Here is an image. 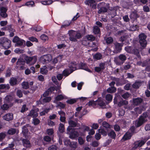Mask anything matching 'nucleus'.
<instances>
[{
  "label": "nucleus",
  "mask_w": 150,
  "mask_h": 150,
  "mask_svg": "<svg viewBox=\"0 0 150 150\" xmlns=\"http://www.w3.org/2000/svg\"><path fill=\"white\" fill-rule=\"evenodd\" d=\"M139 42L141 46L144 48L146 46L147 43L146 40V35L144 33H141L139 35Z\"/></svg>",
  "instance_id": "1a4fd4ad"
},
{
  "label": "nucleus",
  "mask_w": 150,
  "mask_h": 150,
  "mask_svg": "<svg viewBox=\"0 0 150 150\" xmlns=\"http://www.w3.org/2000/svg\"><path fill=\"white\" fill-rule=\"evenodd\" d=\"M3 119L7 121H9L13 120V115L12 113H8L3 117Z\"/></svg>",
  "instance_id": "a211bd4d"
},
{
  "label": "nucleus",
  "mask_w": 150,
  "mask_h": 150,
  "mask_svg": "<svg viewBox=\"0 0 150 150\" xmlns=\"http://www.w3.org/2000/svg\"><path fill=\"white\" fill-rule=\"evenodd\" d=\"M79 69L85 70L90 73L92 72L91 70L87 66L86 63H83L82 62H80L78 64Z\"/></svg>",
  "instance_id": "f8f14e48"
},
{
  "label": "nucleus",
  "mask_w": 150,
  "mask_h": 150,
  "mask_svg": "<svg viewBox=\"0 0 150 150\" xmlns=\"http://www.w3.org/2000/svg\"><path fill=\"white\" fill-rule=\"evenodd\" d=\"M25 42V41L24 40L20 39L18 42L16 44V45L17 46H20L22 45L23 43Z\"/></svg>",
  "instance_id": "13d9d810"
},
{
  "label": "nucleus",
  "mask_w": 150,
  "mask_h": 150,
  "mask_svg": "<svg viewBox=\"0 0 150 150\" xmlns=\"http://www.w3.org/2000/svg\"><path fill=\"white\" fill-rule=\"evenodd\" d=\"M148 0H134V3L138 5H140L141 4H146Z\"/></svg>",
  "instance_id": "b1692460"
},
{
  "label": "nucleus",
  "mask_w": 150,
  "mask_h": 150,
  "mask_svg": "<svg viewBox=\"0 0 150 150\" xmlns=\"http://www.w3.org/2000/svg\"><path fill=\"white\" fill-rule=\"evenodd\" d=\"M77 143L76 142H71L69 146L72 149H75L77 147Z\"/></svg>",
  "instance_id": "bf43d9fd"
},
{
  "label": "nucleus",
  "mask_w": 150,
  "mask_h": 150,
  "mask_svg": "<svg viewBox=\"0 0 150 150\" xmlns=\"http://www.w3.org/2000/svg\"><path fill=\"white\" fill-rule=\"evenodd\" d=\"M53 2V1L51 0L47 1H41L40 3L43 5H49L51 4Z\"/></svg>",
  "instance_id": "2f4dec72"
},
{
  "label": "nucleus",
  "mask_w": 150,
  "mask_h": 150,
  "mask_svg": "<svg viewBox=\"0 0 150 150\" xmlns=\"http://www.w3.org/2000/svg\"><path fill=\"white\" fill-rule=\"evenodd\" d=\"M84 3L86 5L90 6L92 8L96 9V8L97 4L95 0H86Z\"/></svg>",
  "instance_id": "ddd939ff"
},
{
  "label": "nucleus",
  "mask_w": 150,
  "mask_h": 150,
  "mask_svg": "<svg viewBox=\"0 0 150 150\" xmlns=\"http://www.w3.org/2000/svg\"><path fill=\"white\" fill-rule=\"evenodd\" d=\"M40 72L42 74H46L47 72L48 71L46 69V66H44L43 67L41 68L40 69Z\"/></svg>",
  "instance_id": "79ce46f5"
},
{
  "label": "nucleus",
  "mask_w": 150,
  "mask_h": 150,
  "mask_svg": "<svg viewBox=\"0 0 150 150\" xmlns=\"http://www.w3.org/2000/svg\"><path fill=\"white\" fill-rule=\"evenodd\" d=\"M105 40L107 45L112 44L113 41V39L111 37L107 38L105 39Z\"/></svg>",
  "instance_id": "e433bc0d"
},
{
  "label": "nucleus",
  "mask_w": 150,
  "mask_h": 150,
  "mask_svg": "<svg viewBox=\"0 0 150 150\" xmlns=\"http://www.w3.org/2000/svg\"><path fill=\"white\" fill-rule=\"evenodd\" d=\"M126 59L127 57L125 55L121 54L118 57L115 58L114 61L117 65H121L124 62Z\"/></svg>",
  "instance_id": "423d86ee"
},
{
  "label": "nucleus",
  "mask_w": 150,
  "mask_h": 150,
  "mask_svg": "<svg viewBox=\"0 0 150 150\" xmlns=\"http://www.w3.org/2000/svg\"><path fill=\"white\" fill-rule=\"evenodd\" d=\"M62 74L65 77L68 76L70 74L69 69H65L63 71Z\"/></svg>",
  "instance_id": "49530a36"
},
{
  "label": "nucleus",
  "mask_w": 150,
  "mask_h": 150,
  "mask_svg": "<svg viewBox=\"0 0 150 150\" xmlns=\"http://www.w3.org/2000/svg\"><path fill=\"white\" fill-rule=\"evenodd\" d=\"M68 34L69 36V40L73 42H77V39H80L82 37V35L80 33L72 30H69Z\"/></svg>",
  "instance_id": "f257e3e1"
},
{
  "label": "nucleus",
  "mask_w": 150,
  "mask_h": 150,
  "mask_svg": "<svg viewBox=\"0 0 150 150\" xmlns=\"http://www.w3.org/2000/svg\"><path fill=\"white\" fill-rule=\"evenodd\" d=\"M52 59V56L50 54H47L42 56L39 59L40 62L45 64L48 63Z\"/></svg>",
  "instance_id": "39448f33"
},
{
  "label": "nucleus",
  "mask_w": 150,
  "mask_h": 150,
  "mask_svg": "<svg viewBox=\"0 0 150 150\" xmlns=\"http://www.w3.org/2000/svg\"><path fill=\"white\" fill-rule=\"evenodd\" d=\"M10 107H9V105L6 103H4L1 106V109L4 110H8Z\"/></svg>",
  "instance_id": "c03bdc74"
},
{
  "label": "nucleus",
  "mask_w": 150,
  "mask_h": 150,
  "mask_svg": "<svg viewBox=\"0 0 150 150\" xmlns=\"http://www.w3.org/2000/svg\"><path fill=\"white\" fill-rule=\"evenodd\" d=\"M93 33L95 34H98L100 32V29L97 26H95L93 27Z\"/></svg>",
  "instance_id": "c756f323"
},
{
  "label": "nucleus",
  "mask_w": 150,
  "mask_h": 150,
  "mask_svg": "<svg viewBox=\"0 0 150 150\" xmlns=\"http://www.w3.org/2000/svg\"><path fill=\"white\" fill-rule=\"evenodd\" d=\"M45 98L43 99V101L45 103H48L50 102L52 99V98L50 97H45Z\"/></svg>",
  "instance_id": "052dcab7"
},
{
  "label": "nucleus",
  "mask_w": 150,
  "mask_h": 150,
  "mask_svg": "<svg viewBox=\"0 0 150 150\" xmlns=\"http://www.w3.org/2000/svg\"><path fill=\"white\" fill-rule=\"evenodd\" d=\"M141 83L139 81H136L132 84V87L134 88H138L140 86Z\"/></svg>",
  "instance_id": "a19ab883"
},
{
  "label": "nucleus",
  "mask_w": 150,
  "mask_h": 150,
  "mask_svg": "<svg viewBox=\"0 0 150 150\" xmlns=\"http://www.w3.org/2000/svg\"><path fill=\"white\" fill-rule=\"evenodd\" d=\"M133 103L134 105H138L140 104L143 101L142 98H140L138 97L133 99Z\"/></svg>",
  "instance_id": "6ab92c4d"
},
{
  "label": "nucleus",
  "mask_w": 150,
  "mask_h": 150,
  "mask_svg": "<svg viewBox=\"0 0 150 150\" xmlns=\"http://www.w3.org/2000/svg\"><path fill=\"white\" fill-rule=\"evenodd\" d=\"M40 37L41 40L45 41L48 40V36L45 34H42Z\"/></svg>",
  "instance_id": "69168bd1"
},
{
  "label": "nucleus",
  "mask_w": 150,
  "mask_h": 150,
  "mask_svg": "<svg viewBox=\"0 0 150 150\" xmlns=\"http://www.w3.org/2000/svg\"><path fill=\"white\" fill-rule=\"evenodd\" d=\"M16 132V130L15 129L11 128L7 131V133L9 135H13Z\"/></svg>",
  "instance_id": "72a5a7b5"
},
{
  "label": "nucleus",
  "mask_w": 150,
  "mask_h": 150,
  "mask_svg": "<svg viewBox=\"0 0 150 150\" xmlns=\"http://www.w3.org/2000/svg\"><path fill=\"white\" fill-rule=\"evenodd\" d=\"M67 130L71 139H74L77 138L79 135L78 132L75 131L74 129H72L71 127H68Z\"/></svg>",
  "instance_id": "0eeeda50"
},
{
  "label": "nucleus",
  "mask_w": 150,
  "mask_h": 150,
  "mask_svg": "<svg viewBox=\"0 0 150 150\" xmlns=\"http://www.w3.org/2000/svg\"><path fill=\"white\" fill-rule=\"evenodd\" d=\"M79 99L78 98L71 99L67 100L66 102L68 104H72L76 102L77 100Z\"/></svg>",
  "instance_id": "f704fd0d"
},
{
  "label": "nucleus",
  "mask_w": 150,
  "mask_h": 150,
  "mask_svg": "<svg viewBox=\"0 0 150 150\" xmlns=\"http://www.w3.org/2000/svg\"><path fill=\"white\" fill-rule=\"evenodd\" d=\"M17 96L19 98H21L23 96V91L21 90H18L16 92Z\"/></svg>",
  "instance_id": "8fccbe9b"
},
{
  "label": "nucleus",
  "mask_w": 150,
  "mask_h": 150,
  "mask_svg": "<svg viewBox=\"0 0 150 150\" xmlns=\"http://www.w3.org/2000/svg\"><path fill=\"white\" fill-rule=\"evenodd\" d=\"M150 138V137H145L143 140L141 141L139 140L137 141L138 142V144L139 146V147H140L144 145L146 141Z\"/></svg>",
  "instance_id": "4be33fe9"
},
{
  "label": "nucleus",
  "mask_w": 150,
  "mask_h": 150,
  "mask_svg": "<svg viewBox=\"0 0 150 150\" xmlns=\"http://www.w3.org/2000/svg\"><path fill=\"white\" fill-rule=\"evenodd\" d=\"M25 64V61L22 58H20L18 59L17 61L16 62V65L18 67L22 65L21 67V68H22L23 66Z\"/></svg>",
  "instance_id": "5701e85b"
},
{
  "label": "nucleus",
  "mask_w": 150,
  "mask_h": 150,
  "mask_svg": "<svg viewBox=\"0 0 150 150\" xmlns=\"http://www.w3.org/2000/svg\"><path fill=\"white\" fill-rule=\"evenodd\" d=\"M138 147H139V146L138 144V142L137 141H135L133 144V146L132 148V150H135Z\"/></svg>",
  "instance_id": "680f3d73"
},
{
  "label": "nucleus",
  "mask_w": 150,
  "mask_h": 150,
  "mask_svg": "<svg viewBox=\"0 0 150 150\" xmlns=\"http://www.w3.org/2000/svg\"><path fill=\"white\" fill-rule=\"evenodd\" d=\"M7 9L5 7L2 6L0 8V16L4 18H5L8 16L6 13Z\"/></svg>",
  "instance_id": "2eb2a0df"
},
{
  "label": "nucleus",
  "mask_w": 150,
  "mask_h": 150,
  "mask_svg": "<svg viewBox=\"0 0 150 150\" xmlns=\"http://www.w3.org/2000/svg\"><path fill=\"white\" fill-rule=\"evenodd\" d=\"M138 26L137 25H132L130 27V30L131 31H134L137 30Z\"/></svg>",
  "instance_id": "e2e57ef3"
},
{
  "label": "nucleus",
  "mask_w": 150,
  "mask_h": 150,
  "mask_svg": "<svg viewBox=\"0 0 150 150\" xmlns=\"http://www.w3.org/2000/svg\"><path fill=\"white\" fill-rule=\"evenodd\" d=\"M96 102L97 103V105L100 106L101 108H103V107L106 106L105 103L104 102L103 99L100 97L98 98L97 100H96Z\"/></svg>",
  "instance_id": "dca6fc26"
},
{
  "label": "nucleus",
  "mask_w": 150,
  "mask_h": 150,
  "mask_svg": "<svg viewBox=\"0 0 150 150\" xmlns=\"http://www.w3.org/2000/svg\"><path fill=\"white\" fill-rule=\"evenodd\" d=\"M111 79L116 82V85L117 86H121L122 84L120 82V79L118 78H116L115 77H112Z\"/></svg>",
  "instance_id": "cd10ccee"
},
{
  "label": "nucleus",
  "mask_w": 150,
  "mask_h": 150,
  "mask_svg": "<svg viewBox=\"0 0 150 150\" xmlns=\"http://www.w3.org/2000/svg\"><path fill=\"white\" fill-rule=\"evenodd\" d=\"M98 131L103 136H106L107 135V132L103 129H99Z\"/></svg>",
  "instance_id": "4d7b16f0"
},
{
  "label": "nucleus",
  "mask_w": 150,
  "mask_h": 150,
  "mask_svg": "<svg viewBox=\"0 0 150 150\" xmlns=\"http://www.w3.org/2000/svg\"><path fill=\"white\" fill-rule=\"evenodd\" d=\"M40 121L38 118H33V122L35 125H36L40 123Z\"/></svg>",
  "instance_id": "6e6d98bb"
},
{
  "label": "nucleus",
  "mask_w": 150,
  "mask_h": 150,
  "mask_svg": "<svg viewBox=\"0 0 150 150\" xmlns=\"http://www.w3.org/2000/svg\"><path fill=\"white\" fill-rule=\"evenodd\" d=\"M113 102L114 104H117L118 106L120 107L127 105L128 103V101L123 100L120 96H115L113 99Z\"/></svg>",
  "instance_id": "7ed1b4c3"
},
{
  "label": "nucleus",
  "mask_w": 150,
  "mask_h": 150,
  "mask_svg": "<svg viewBox=\"0 0 150 150\" xmlns=\"http://www.w3.org/2000/svg\"><path fill=\"white\" fill-rule=\"evenodd\" d=\"M102 57V54L100 53H96L93 56V58L97 60H100L101 59Z\"/></svg>",
  "instance_id": "4c0bfd02"
},
{
  "label": "nucleus",
  "mask_w": 150,
  "mask_h": 150,
  "mask_svg": "<svg viewBox=\"0 0 150 150\" xmlns=\"http://www.w3.org/2000/svg\"><path fill=\"white\" fill-rule=\"evenodd\" d=\"M28 130L27 127L24 126L22 128V132L23 135L25 136L26 135L28 134Z\"/></svg>",
  "instance_id": "09e8293b"
},
{
  "label": "nucleus",
  "mask_w": 150,
  "mask_h": 150,
  "mask_svg": "<svg viewBox=\"0 0 150 150\" xmlns=\"http://www.w3.org/2000/svg\"><path fill=\"white\" fill-rule=\"evenodd\" d=\"M147 121V120H144L142 117H139L138 120H137L134 124L135 127L137 128L140 127Z\"/></svg>",
  "instance_id": "4468645a"
},
{
  "label": "nucleus",
  "mask_w": 150,
  "mask_h": 150,
  "mask_svg": "<svg viewBox=\"0 0 150 150\" xmlns=\"http://www.w3.org/2000/svg\"><path fill=\"white\" fill-rule=\"evenodd\" d=\"M12 25H7L6 26V30H8L9 32H15V30L12 28Z\"/></svg>",
  "instance_id": "603ef678"
},
{
  "label": "nucleus",
  "mask_w": 150,
  "mask_h": 150,
  "mask_svg": "<svg viewBox=\"0 0 150 150\" xmlns=\"http://www.w3.org/2000/svg\"><path fill=\"white\" fill-rule=\"evenodd\" d=\"M25 5L27 6L33 7L35 6V3L33 1H27L25 4Z\"/></svg>",
  "instance_id": "ea45409f"
},
{
  "label": "nucleus",
  "mask_w": 150,
  "mask_h": 150,
  "mask_svg": "<svg viewBox=\"0 0 150 150\" xmlns=\"http://www.w3.org/2000/svg\"><path fill=\"white\" fill-rule=\"evenodd\" d=\"M64 99V96L62 94L58 95L55 98V100L57 101H59L62 100Z\"/></svg>",
  "instance_id": "a18cd8bd"
},
{
  "label": "nucleus",
  "mask_w": 150,
  "mask_h": 150,
  "mask_svg": "<svg viewBox=\"0 0 150 150\" xmlns=\"http://www.w3.org/2000/svg\"><path fill=\"white\" fill-rule=\"evenodd\" d=\"M105 99L109 102H111L112 99V95L110 94L106 95L105 96Z\"/></svg>",
  "instance_id": "de8ad7c7"
},
{
  "label": "nucleus",
  "mask_w": 150,
  "mask_h": 150,
  "mask_svg": "<svg viewBox=\"0 0 150 150\" xmlns=\"http://www.w3.org/2000/svg\"><path fill=\"white\" fill-rule=\"evenodd\" d=\"M57 147L56 145H52L49 147L48 150H57Z\"/></svg>",
  "instance_id": "0e129e2a"
},
{
  "label": "nucleus",
  "mask_w": 150,
  "mask_h": 150,
  "mask_svg": "<svg viewBox=\"0 0 150 150\" xmlns=\"http://www.w3.org/2000/svg\"><path fill=\"white\" fill-rule=\"evenodd\" d=\"M11 41L5 37H2L0 39V44L5 49L9 48L11 46Z\"/></svg>",
  "instance_id": "f03ea898"
},
{
  "label": "nucleus",
  "mask_w": 150,
  "mask_h": 150,
  "mask_svg": "<svg viewBox=\"0 0 150 150\" xmlns=\"http://www.w3.org/2000/svg\"><path fill=\"white\" fill-rule=\"evenodd\" d=\"M78 141L79 144L81 145L84 143L85 140L83 139L82 137H79L78 138Z\"/></svg>",
  "instance_id": "774afa93"
},
{
  "label": "nucleus",
  "mask_w": 150,
  "mask_h": 150,
  "mask_svg": "<svg viewBox=\"0 0 150 150\" xmlns=\"http://www.w3.org/2000/svg\"><path fill=\"white\" fill-rule=\"evenodd\" d=\"M133 135V134L129 131L126 132L122 139L123 141H125L130 139Z\"/></svg>",
  "instance_id": "f3484780"
},
{
  "label": "nucleus",
  "mask_w": 150,
  "mask_h": 150,
  "mask_svg": "<svg viewBox=\"0 0 150 150\" xmlns=\"http://www.w3.org/2000/svg\"><path fill=\"white\" fill-rule=\"evenodd\" d=\"M102 125L104 127L106 128H110V125L106 121H104L103 122Z\"/></svg>",
  "instance_id": "338daca9"
},
{
  "label": "nucleus",
  "mask_w": 150,
  "mask_h": 150,
  "mask_svg": "<svg viewBox=\"0 0 150 150\" xmlns=\"http://www.w3.org/2000/svg\"><path fill=\"white\" fill-rule=\"evenodd\" d=\"M23 88L25 89H27L29 88V83L27 81H24L21 83Z\"/></svg>",
  "instance_id": "7c9ffc66"
},
{
  "label": "nucleus",
  "mask_w": 150,
  "mask_h": 150,
  "mask_svg": "<svg viewBox=\"0 0 150 150\" xmlns=\"http://www.w3.org/2000/svg\"><path fill=\"white\" fill-rule=\"evenodd\" d=\"M25 59L27 63L28 64L31 62L32 64H34L37 61V55H35L31 57L26 56L25 57Z\"/></svg>",
  "instance_id": "9b49d317"
},
{
  "label": "nucleus",
  "mask_w": 150,
  "mask_h": 150,
  "mask_svg": "<svg viewBox=\"0 0 150 150\" xmlns=\"http://www.w3.org/2000/svg\"><path fill=\"white\" fill-rule=\"evenodd\" d=\"M125 50L127 52L136 55L138 58L140 57L139 50L134 47L127 46L125 47Z\"/></svg>",
  "instance_id": "20e7f679"
},
{
  "label": "nucleus",
  "mask_w": 150,
  "mask_h": 150,
  "mask_svg": "<svg viewBox=\"0 0 150 150\" xmlns=\"http://www.w3.org/2000/svg\"><path fill=\"white\" fill-rule=\"evenodd\" d=\"M68 123L70 126L68 127H71L72 129H74V127H76L77 125V123L71 120H69Z\"/></svg>",
  "instance_id": "c85d7f7f"
},
{
  "label": "nucleus",
  "mask_w": 150,
  "mask_h": 150,
  "mask_svg": "<svg viewBox=\"0 0 150 150\" xmlns=\"http://www.w3.org/2000/svg\"><path fill=\"white\" fill-rule=\"evenodd\" d=\"M12 25H7L6 26V30H8L9 32H15V30L12 28Z\"/></svg>",
  "instance_id": "3c124183"
},
{
  "label": "nucleus",
  "mask_w": 150,
  "mask_h": 150,
  "mask_svg": "<svg viewBox=\"0 0 150 150\" xmlns=\"http://www.w3.org/2000/svg\"><path fill=\"white\" fill-rule=\"evenodd\" d=\"M14 99L13 96L10 95H7L4 98V103H7L9 107H12L14 104Z\"/></svg>",
  "instance_id": "6e6552de"
},
{
  "label": "nucleus",
  "mask_w": 150,
  "mask_h": 150,
  "mask_svg": "<svg viewBox=\"0 0 150 150\" xmlns=\"http://www.w3.org/2000/svg\"><path fill=\"white\" fill-rule=\"evenodd\" d=\"M12 25H7L6 26V30H8L9 32H15V30L12 28Z\"/></svg>",
  "instance_id": "864d4df0"
},
{
  "label": "nucleus",
  "mask_w": 150,
  "mask_h": 150,
  "mask_svg": "<svg viewBox=\"0 0 150 150\" xmlns=\"http://www.w3.org/2000/svg\"><path fill=\"white\" fill-rule=\"evenodd\" d=\"M9 83L11 86H13L18 84L17 80L15 78L12 77L10 79Z\"/></svg>",
  "instance_id": "a878e982"
},
{
  "label": "nucleus",
  "mask_w": 150,
  "mask_h": 150,
  "mask_svg": "<svg viewBox=\"0 0 150 150\" xmlns=\"http://www.w3.org/2000/svg\"><path fill=\"white\" fill-rule=\"evenodd\" d=\"M139 16L137 13L135 11H133L130 15L129 17L131 19H137L139 17Z\"/></svg>",
  "instance_id": "bb28decb"
},
{
  "label": "nucleus",
  "mask_w": 150,
  "mask_h": 150,
  "mask_svg": "<svg viewBox=\"0 0 150 150\" xmlns=\"http://www.w3.org/2000/svg\"><path fill=\"white\" fill-rule=\"evenodd\" d=\"M23 146L26 148H30L31 145L30 141L27 139H22Z\"/></svg>",
  "instance_id": "aec40b11"
},
{
  "label": "nucleus",
  "mask_w": 150,
  "mask_h": 150,
  "mask_svg": "<svg viewBox=\"0 0 150 150\" xmlns=\"http://www.w3.org/2000/svg\"><path fill=\"white\" fill-rule=\"evenodd\" d=\"M115 51L116 53H119L122 50V45L121 44L117 42L115 44Z\"/></svg>",
  "instance_id": "412c9836"
},
{
  "label": "nucleus",
  "mask_w": 150,
  "mask_h": 150,
  "mask_svg": "<svg viewBox=\"0 0 150 150\" xmlns=\"http://www.w3.org/2000/svg\"><path fill=\"white\" fill-rule=\"evenodd\" d=\"M88 105L90 106H92L94 107L97 105V103L96 102V100L95 101L94 100L90 101L88 103Z\"/></svg>",
  "instance_id": "37998d69"
},
{
  "label": "nucleus",
  "mask_w": 150,
  "mask_h": 150,
  "mask_svg": "<svg viewBox=\"0 0 150 150\" xmlns=\"http://www.w3.org/2000/svg\"><path fill=\"white\" fill-rule=\"evenodd\" d=\"M87 40L90 41H93L95 40V37L93 35H88L86 36Z\"/></svg>",
  "instance_id": "473e14b6"
},
{
  "label": "nucleus",
  "mask_w": 150,
  "mask_h": 150,
  "mask_svg": "<svg viewBox=\"0 0 150 150\" xmlns=\"http://www.w3.org/2000/svg\"><path fill=\"white\" fill-rule=\"evenodd\" d=\"M108 135L110 138L114 139H115L116 134L114 130H111L108 133Z\"/></svg>",
  "instance_id": "393cba45"
},
{
  "label": "nucleus",
  "mask_w": 150,
  "mask_h": 150,
  "mask_svg": "<svg viewBox=\"0 0 150 150\" xmlns=\"http://www.w3.org/2000/svg\"><path fill=\"white\" fill-rule=\"evenodd\" d=\"M116 91V88L114 86H111L110 88H109L107 89L108 92L110 93H114Z\"/></svg>",
  "instance_id": "c9c22d12"
},
{
  "label": "nucleus",
  "mask_w": 150,
  "mask_h": 150,
  "mask_svg": "<svg viewBox=\"0 0 150 150\" xmlns=\"http://www.w3.org/2000/svg\"><path fill=\"white\" fill-rule=\"evenodd\" d=\"M59 129L61 132H64V125L62 123H60L59 127Z\"/></svg>",
  "instance_id": "5fc2aeb1"
},
{
  "label": "nucleus",
  "mask_w": 150,
  "mask_h": 150,
  "mask_svg": "<svg viewBox=\"0 0 150 150\" xmlns=\"http://www.w3.org/2000/svg\"><path fill=\"white\" fill-rule=\"evenodd\" d=\"M118 8L119 7L117 6L114 7L112 8L111 12L113 13V16H112V17H113L114 16L116 15V11Z\"/></svg>",
  "instance_id": "58836bf2"
},
{
  "label": "nucleus",
  "mask_w": 150,
  "mask_h": 150,
  "mask_svg": "<svg viewBox=\"0 0 150 150\" xmlns=\"http://www.w3.org/2000/svg\"><path fill=\"white\" fill-rule=\"evenodd\" d=\"M100 5H99V7H98L99 5H98V8H99L98 12V13L99 14H101L107 12L108 8L106 7L107 4L103 2L100 3Z\"/></svg>",
  "instance_id": "9d476101"
}]
</instances>
